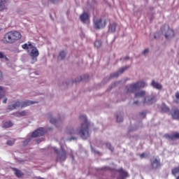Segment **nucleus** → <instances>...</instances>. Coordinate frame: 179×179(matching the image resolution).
<instances>
[{
  "mask_svg": "<svg viewBox=\"0 0 179 179\" xmlns=\"http://www.w3.org/2000/svg\"><path fill=\"white\" fill-rule=\"evenodd\" d=\"M122 121H123V118L121 116L117 115V122H122Z\"/></svg>",
  "mask_w": 179,
  "mask_h": 179,
  "instance_id": "nucleus-34",
  "label": "nucleus"
},
{
  "mask_svg": "<svg viewBox=\"0 0 179 179\" xmlns=\"http://www.w3.org/2000/svg\"><path fill=\"white\" fill-rule=\"evenodd\" d=\"M166 137L172 141L179 139V133L176 132L171 135H167Z\"/></svg>",
  "mask_w": 179,
  "mask_h": 179,
  "instance_id": "nucleus-18",
  "label": "nucleus"
},
{
  "mask_svg": "<svg viewBox=\"0 0 179 179\" xmlns=\"http://www.w3.org/2000/svg\"><path fill=\"white\" fill-rule=\"evenodd\" d=\"M94 45L95 47H96L97 48H99V47H101V41H96L94 42Z\"/></svg>",
  "mask_w": 179,
  "mask_h": 179,
  "instance_id": "nucleus-31",
  "label": "nucleus"
},
{
  "mask_svg": "<svg viewBox=\"0 0 179 179\" xmlns=\"http://www.w3.org/2000/svg\"><path fill=\"white\" fill-rule=\"evenodd\" d=\"M150 165H151V169H157L161 167V161L159 159H157L155 157H153L150 159Z\"/></svg>",
  "mask_w": 179,
  "mask_h": 179,
  "instance_id": "nucleus-8",
  "label": "nucleus"
},
{
  "mask_svg": "<svg viewBox=\"0 0 179 179\" xmlns=\"http://www.w3.org/2000/svg\"><path fill=\"white\" fill-rule=\"evenodd\" d=\"M172 174L176 176L177 174H179V166L172 169Z\"/></svg>",
  "mask_w": 179,
  "mask_h": 179,
  "instance_id": "nucleus-25",
  "label": "nucleus"
},
{
  "mask_svg": "<svg viewBox=\"0 0 179 179\" xmlns=\"http://www.w3.org/2000/svg\"><path fill=\"white\" fill-rule=\"evenodd\" d=\"M117 171L120 173L121 177H118L117 179H125L129 176L127 172L124 171L122 169L117 170Z\"/></svg>",
  "mask_w": 179,
  "mask_h": 179,
  "instance_id": "nucleus-11",
  "label": "nucleus"
},
{
  "mask_svg": "<svg viewBox=\"0 0 179 179\" xmlns=\"http://www.w3.org/2000/svg\"><path fill=\"white\" fill-rule=\"evenodd\" d=\"M80 19L83 22H85L89 19V15L87 13H83L80 15Z\"/></svg>",
  "mask_w": 179,
  "mask_h": 179,
  "instance_id": "nucleus-20",
  "label": "nucleus"
},
{
  "mask_svg": "<svg viewBox=\"0 0 179 179\" xmlns=\"http://www.w3.org/2000/svg\"><path fill=\"white\" fill-rule=\"evenodd\" d=\"M145 95V92H143V91L138 92L136 93L135 98L136 99L142 98V97H144Z\"/></svg>",
  "mask_w": 179,
  "mask_h": 179,
  "instance_id": "nucleus-22",
  "label": "nucleus"
},
{
  "mask_svg": "<svg viewBox=\"0 0 179 179\" xmlns=\"http://www.w3.org/2000/svg\"><path fill=\"white\" fill-rule=\"evenodd\" d=\"M125 59H129V57H125Z\"/></svg>",
  "mask_w": 179,
  "mask_h": 179,
  "instance_id": "nucleus-48",
  "label": "nucleus"
},
{
  "mask_svg": "<svg viewBox=\"0 0 179 179\" xmlns=\"http://www.w3.org/2000/svg\"><path fill=\"white\" fill-rule=\"evenodd\" d=\"M173 119L179 120V110L177 108L173 109L171 112Z\"/></svg>",
  "mask_w": 179,
  "mask_h": 179,
  "instance_id": "nucleus-15",
  "label": "nucleus"
},
{
  "mask_svg": "<svg viewBox=\"0 0 179 179\" xmlns=\"http://www.w3.org/2000/svg\"><path fill=\"white\" fill-rule=\"evenodd\" d=\"M111 151L113 150V148H112L111 147L109 148Z\"/></svg>",
  "mask_w": 179,
  "mask_h": 179,
  "instance_id": "nucleus-47",
  "label": "nucleus"
},
{
  "mask_svg": "<svg viewBox=\"0 0 179 179\" xmlns=\"http://www.w3.org/2000/svg\"><path fill=\"white\" fill-rule=\"evenodd\" d=\"M161 109L163 113H167L169 111V108L165 104L162 106Z\"/></svg>",
  "mask_w": 179,
  "mask_h": 179,
  "instance_id": "nucleus-26",
  "label": "nucleus"
},
{
  "mask_svg": "<svg viewBox=\"0 0 179 179\" xmlns=\"http://www.w3.org/2000/svg\"><path fill=\"white\" fill-rule=\"evenodd\" d=\"M140 115H141L143 118H145V116H146V113H145V112L141 113Z\"/></svg>",
  "mask_w": 179,
  "mask_h": 179,
  "instance_id": "nucleus-37",
  "label": "nucleus"
},
{
  "mask_svg": "<svg viewBox=\"0 0 179 179\" xmlns=\"http://www.w3.org/2000/svg\"><path fill=\"white\" fill-rule=\"evenodd\" d=\"M50 123H52V124H55L56 127H58V124H61V121L59 120H57L52 117H50Z\"/></svg>",
  "mask_w": 179,
  "mask_h": 179,
  "instance_id": "nucleus-23",
  "label": "nucleus"
},
{
  "mask_svg": "<svg viewBox=\"0 0 179 179\" xmlns=\"http://www.w3.org/2000/svg\"><path fill=\"white\" fill-rule=\"evenodd\" d=\"M140 157H141V159L145 158V153L141 154V155H140Z\"/></svg>",
  "mask_w": 179,
  "mask_h": 179,
  "instance_id": "nucleus-38",
  "label": "nucleus"
},
{
  "mask_svg": "<svg viewBox=\"0 0 179 179\" xmlns=\"http://www.w3.org/2000/svg\"><path fill=\"white\" fill-rule=\"evenodd\" d=\"M22 38V34L17 31H10L5 34L2 38L4 44H13Z\"/></svg>",
  "mask_w": 179,
  "mask_h": 179,
  "instance_id": "nucleus-2",
  "label": "nucleus"
},
{
  "mask_svg": "<svg viewBox=\"0 0 179 179\" xmlns=\"http://www.w3.org/2000/svg\"><path fill=\"white\" fill-rule=\"evenodd\" d=\"M15 144V141H10V140H8L7 141V145H8V146H12Z\"/></svg>",
  "mask_w": 179,
  "mask_h": 179,
  "instance_id": "nucleus-33",
  "label": "nucleus"
},
{
  "mask_svg": "<svg viewBox=\"0 0 179 179\" xmlns=\"http://www.w3.org/2000/svg\"><path fill=\"white\" fill-rule=\"evenodd\" d=\"M19 115H20V117H26V115H27V112L26 110L19 112Z\"/></svg>",
  "mask_w": 179,
  "mask_h": 179,
  "instance_id": "nucleus-30",
  "label": "nucleus"
},
{
  "mask_svg": "<svg viewBox=\"0 0 179 179\" xmlns=\"http://www.w3.org/2000/svg\"><path fill=\"white\" fill-rule=\"evenodd\" d=\"M13 127V123L12 121L3 122V128H12Z\"/></svg>",
  "mask_w": 179,
  "mask_h": 179,
  "instance_id": "nucleus-21",
  "label": "nucleus"
},
{
  "mask_svg": "<svg viewBox=\"0 0 179 179\" xmlns=\"http://www.w3.org/2000/svg\"><path fill=\"white\" fill-rule=\"evenodd\" d=\"M67 134H69V135H73V134H76V132L74 129H71L67 130Z\"/></svg>",
  "mask_w": 179,
  "mask_h": 179,
  "instance_id": "nucleus-32",
  "label": "nucleus"
},
{
  "mask_svg": "<svg viewBox=\"0 0 179 179\" xmlns=\"http://www.w3.org/2000/svg\"><path fill=\"white\" fill-rule=\"evenodd\" d=\"M129 67H122L118 70L117 73H115L114 74H110V78H117L120 74L123 73L124 71H127Z\"/></svg>",
  "mask_w": 179,
  "mask_h": 179,
  "instance_id": "nucleus-12",
  "label": "nucleus"
},
{
  "mask_svg": "<svg viewBox=\"0 0 179 179\" xmlns=\"http://www.w3.org/2000/svg\"><path fill=\"white\" fill-rule=\"evenodd\" d=\"M37 101L26 100L24 101H17L11 105H8L7 108V111H13V110H16V108H24L26 107H29V106H31V104H36Z\"/></svg>",
  "mask_w": 179,
  "mask_h": 179,
  "instance_id": "nucleus-3",
  "label": "nucleus"
},
{
  "mask_svg": "<svg viewBox=\"0 0 179 179\" xmlns=\"http://www.w3.org/2000/svg\"><path fill=\"white\" fill-rule=\"evenodd\" d=\"M6 9V6H5V3H2V1H0V12H3V10Z\"/></svg>",
  "mask_w": 179,
  "mask_h": 179,
  "instance_id": "nucleus-27",
  "label": "nucleus"
},
{
  "mask_svg": "<svg viewBox=\"0 0 179 179\" xmlns=\"http://www.w3.org/2000/svg\"><path fill=\"white\" fill-rule=\"evenodd\" d=\"M176 97L177 99H179V93L178 92H177L176 94Z\"/></svg>",
  "mask_w": 179,
  "mask_h": 179,
  "instance_id": "nucleus-41",
  "label": "nucleus"
},
{
  "mask_svg": "<svg viewBox=\"0 0 179 179\" xmlns=\"http://www.w3.org/2000/svg\"><path fill=\"white\" fill-rule=\"evenodd\" d=\"M22 48L23 50H27V52H29L31 48H33V45L31 43H29V44L25 43L24 45H22Z\"/></svg>",
  "mask_w": 179,
  "mask_h": 179,
  "instance_id": "nucleus-19",
  "label": "nucleus"
},
{
  "mask_svg": "<svg viewBox=\"0 0 179 179\" xmlns=\"http://www.w3.org/2000/svg\"><path fill=\"white\" fill-rule=\"evenodd\" d=\"M157 101L156 98L154 96H150L145 98L143 103L148 105H152L155 103Z\"/></svg>",
  "mask_w": 179,
  "mask_h": 179,
  "instance_id": "nucleus-10",
  "label": "nucleus"
},
{
  "mask_svg": "<svg viewBox=\"0 0 179 179\" xmlns=\"http://www.w3.org/2000/svg\"><path fill=\"white\" fill-rule=\"evenodd\" d=\"M83 80L82 77L80 78V80H76V82H79V81H81Z\"/></svg>",
  "mask_w": 179,
  "mask_h": 179,
  "instance_id": "nucleus-45",
  "label": "nucleus"
},
{
  "mask_svg": "<svg viewBox=\"0 0 179 179\" xmlns=\"http://www.w3.org/2000/svg\"><path fill=\"white\" fill-rule=\"evenodd\" d=\"M101 169H102V170H104V171H106V170H108V168L104 167V168H102Z\"/></svg>",
  "mask_w": 179,
  "mask_h": 179,
  "instance_id": "nucleus-43",
  "label": "nucleus"
},
{
  "mask_svg": "<svg viewBox=\"0 0 179 179\" xmlns=\"http://www.w3.org/2000/svg\"><path fill=\"white\" fill-rule=\"evenodd\" d=\"M66 56V53L65 52H60L58 56V60H63L64 59H65Z\"/></svg>",
  "mask_w": 179,
  "mask_h": 179,
  "instance_id": "nucleus-24",
  "label": "nucleus"
},
{
  "mask_svg": "<svg viewBox=\"0 0 179 179\" xmlns=\"http://www.w3.org/2000/svg\"><path fill=\"white\" fill-rule=\"evenodd\" d=\"M52 3H55L56 0H50Z\"/></svg>",
  "mask_w": 179,
  "mask_h": 179,
  "instance_id": "nucleus-44",
  "label": "nucleus"
},
{
  "mask_svg": "<svg viewBox=\"0 0 179 179\" xmlns=\"http://www.w3.org/2000/svg\"><path fill=\"white\" fill-rule=\"evenodd\" d=\"M13 170L15 172V175L18 178H22V177H23L24 176V173H23V172H22V171H20L16 168H13Z\"/></svg>",
  "mask_w": 179,
  "mask_h": 179,
  "instance_id": "nucleus-16",
  "label": "nucleus"
},
{
  "mask_svg": "<svg viewBox=\"0 0 179 179\" xmlns=\"http://www.w3.org/2000/svg\"><path fill=\"white\" fill-rule=\"evenodd\" d=\"M30 50H31V52L29 53V55L32 59L31 64H34V62H37V57L39 55L38 50H37V48L33 45Z\"/></svg>",
  "mask_w": 179,
  "mask_h": 179,
  "instance_id": "nucleus-7",
  "label": "nucleus"
},
{
  "mask_svg": "<svg viewBox=\"0 0 179 179\" xmlns=\"http://www.w3.org/2000/svg\"><path fill=\"white\" fill-rule=\"evenodd\" d=\"M0 59H5V61H9L8 57H6V55H5L2 52H0Z\"/></svg>",
  "mask_w": 179,
  "mask_h": 179,
  "instance_id": "nucleus-28",
  "label": "nucleus"
},
{
  "mask_svg": "<svg viewBox=\"0 0 179 179\" xmlns=\"http://www.w3.org/2000/svg\"><path fill=\"white\" fill-rule=\"evenodd\" d=\"M174 36H175L174 31L169 28L167 32L165 34V38L166 39H169L174 37Z\"/></svg>",
  "mask_w": 179,
  "mask_h": 179,
  "instance_id": "nucleus-13",
  "label": "nucleus"
},
{
  "mask_svg": "<svg viewBox=\"0 0 179 179\" xmlns=\"http://www.w3.org/2000/svg\"><path fill=\"white\" fill-rule=\"evenodd\" d=\"M5 96V89H3V87L0 86V97L3 98Z\"/></svg>",
  "mask_w": 179,
  "mask_h": 179,
  "instance_id": "nucleus-29",
  "label": "nucleus"
},
{
  "mask_svg": "<svg viewBox=\"0 0 179 179\" xmlns=\"http://www.w3.org/2000/svg\"><path fill=\"white\" fill-rule=\"evenodd\" d=\"M79 118L83 122V123L81 124L80 129L78 130L77 134L80 135L83 139L85 140L90 136L89 131L90 124L87 122L85 115H80Z\"/></svg>",
  "mask_w": 179,
  "mask_h": 179,
  "instance_id": "nucleus-1",
  "label": "nucleus"
},
{
  "mask_svg": "<svg viewBox=\"0 0 179 179\" xmlns=\"http://www.w3.org/2000/svg\"><path fill=\"white\" fill-rule=\"evenodd\" d=\"M151 85L155 88L158 90H161L162 89V84H159V83H157V81H155V80H152L151 83Z\"/></svg>",
  "mask_w": 179,
  "mask_h": 179,
  "instance_id": "nucleus-14",
  "label": "nucleus"
},
{
  "mask_svg": "<svg viewBox=\"0 0 179 179\" xmlns=\"http://www.w3.org/2000/svg\"><path fill=\"white\" fill-rule=\"evenodd\" d=\"M94 25L96 29H103L106 25V20L102 18H99L94 20Z\"/></svg>",
  "mask_w": 179,
  "mask_h": 179,
  "instance_id": "nucleus-6",
  "label": "nucleus"
},
{
  "mask_svg": "<svg viewBox=\"0 0 179 179\" xmlns=\"http://www.w3.org/2000/svg\"><path fill=\"white\" fill-rule=\"evenodd\" d=\"M0 99H2V97H0Z\"/></svg>",
  "mask_w": 179,
  "mask_h": 179,
  "instance_id": "nucleus-50",
  "label": "nucleus"
},
{
  "mask_svg": "<svg viewBox=\"0 0 179 179\" xmlns=\"http://www.w3.org/2000/svg\"><path fill=\"white\" fill-rule=\"evenodd\" d=\"M176 179H179V176L176 178Z\"/></svg>",
  "mask_w": 179,
  "mask_h": 179,
  "instance_id": "nucleus-49",
  "label": "nucleus"
},
{
  "mask_svg": "<svg viewBox=\"0 0 179 179\" xmlns=\"http://www.w3.org/2000/svg\"><path fill=\"white\" fill-rule=\"evenodd\" d=\"M8 101V98H6L3 100V103H4V104H6V102Z\"/></svg>",
  "mask_w": 179,
  "mask_h": 179,
  "instance_id": "nucleus-40",
  "label": "nucleus"
},
{
  "mask_svg": "<svg viewBox=\"0 0 179 179\" xmlns=\"http://www.w3.org/2000/svg\"><path fill=\"white\" fill-rule=\"evenodd\" d=\"M3 78V74L2 73V71H0V80H2Z\"/></svg>",
  "mask_w": 179,
  "mask_h": 179,
  "instance_id": "nucleus-36",
  "label": "nucleus"
},
{
  "mask_svg": "<svg viewBox=\"0 0 179 179\" xmlns=\"http://www.w3.org/2000/svg\"><path fill=\"white\" fill-rule=\"evenodd\" d=\"M149 52V50L148 49H145V50L143 52V54L145 55H146L147 53H148Z\"/></svg>",
  "mask_w": 179,
  "mask_h": 179,
  "instance_id": "nucleus-35",
  "label": "nucleus"
},
{
  "mask_svg": "<svg viewBox=\"0 0 179 179\" xmlns=\"http://www.w3.org/2000/svg\"><path fill=\"white\" fill-rule=\"evenodd\" d=\"M145 87V83L144 81H138L137 83H135L134 84H131L129 87H127V92H134L137 90L141 87Z\"/></svg>",
  "mask_w": 179,
  "mask_h": 179,
  "instance_id": "nucleus-4",
  "label": "nucleus"
},
{
  "mask_svg": "<svg viewBox=\"0 0 179 179\" xmlns=\"http://www.w3.org/2000/svg\"><path fill=\"white\" fill-rule=\"evenodd\" d=\"M178 65H179V61H178Z\"/></svg>",
  "mask_w": 179,
  "mask_h": 179,
  "instance_id": "nucleus-51",
  "label": "nucleus"
},
{
  "mask_svg": "<svg viewBox=\"0 0 179 179\" xmlns=\"http://www.w3.org/2000/svg\"><path fill=\"white\" fill-rule=\"evenodd\" d=\"M117 24L115 22H112L109 24L108 31L110 33H115L116 31Z\"/></svg>",
  "mask_w": 179,
  "mask_h": 179,
  "instance_id": "nucleus-17",
  "label": "nucleus"
},
{
  "mask_svg": "<svg viewBox=\"0 0 179 179\" xmlns=\"http://www.w3.org/2000/svg\"><path fill=\"white\" fill-rule=\"evenodd\" d=\"M55 152L57 155V159L61 162H64L66 159V151L64 149L58 150V149H54Z\"/></svg>",
  "mask_w": 179,
  "mask_h": 179,
  "instance_id": "nucleus-5",
  "label": "nucleus"
},
{
  "mask_svg": "<svg viewBox=\"0 0 179 179\" xmlns=\"http://www.w3.org/2000/svg\"><path fill=\"white\" fill-rule=\"evenodd\" d=\"M1 2L3 3H7V2H9V0H1Z\"/></svg>",
  "mask_w": 179,
  "mask_h": 179,
  "instance_id": "nucleus-39",
  "label": "nucleus"
},
{
  "mask_svg": "<svg viewBox=\"0 0 179 179\" xmlns=\"http://www.w3.org/2000/svg\"><path fill=\"white\" fill-rule=\"evenodd\" d=\"M138 101H135V102L134 103V104H138Z\"/></svg>",
  "mask_w": 179,
  "mask_h": 179,
  "instance_id": "nucleus-46",
  "label": "nucleus"
},
{
  "mask_svg": "<svg viewBox=\"0 0 179 179\" xmlns=\"http://www.w3.org/2000/svg\"><path fill=\"white\" fill-rule=\"evenodd\" d=\"M44 134H45V130L44 129V128L40 127L32 132L31 138H37L38 136H43Z\"/></svg>",
  "mask_w": 179,
  "mask_h": 179,
  "instance_id": "nucleus-9",
  "label": "nucleus"
},
{
  "mask_svg": "<svg viewBox=\"0 0 179 179\" xmlns=\"http://www.w3.org/2000/svg\"><path fill=\"white\" fill-rule=\"evenodd\" d=\"M72 140H76V138H75V137H71V138H69V141H72Z\"/></svg>",
  "mask_w": 179,
  "mask_h": 179,
  "instance_id": "nucleus-42",
  "label": "nucleus"
}]
</instances>
